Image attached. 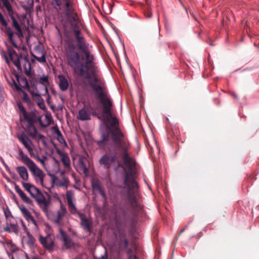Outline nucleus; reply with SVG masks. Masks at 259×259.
Returning a JSON list of instances; mask_svg holds the SVG:
<instances>
[{
  "label": "nucleus",
  "instance_id": "obj_53",
  "mask_svg": "<svg viewBox=\"0 0 259 259\" xmlns=\"http://www.w3.org/2000/svg\"><path fill=\"white\" fill-rule=\"evenodd\" d=\"M12 259H14L13 257H12Z\"/></svg>",
  "mask_w": 259,
  "mask_h": 259
},
{
  "label": "nucleus",
  "instance_id": "obj_13",
  "mask_svg": "<svg viewBox=\"0 0 259 259\" xmlns=\"http://www.w3.org/2000/svg\"><path fill=\"white\" fill-rule=\"evenodd\" d=\"M59 232L64 242V245L65 248L70 249L72 247L74 246V243L72 239L68 236L66 233L62 229H60Z\"/></svg>",
  "mask_w": 259,
  "mask_h": 259
},
{
  "label": "nucleus",
  "instance_id": "obj_3",
  "mask_svg": "<svg viewBox=\"0 0 259 259\" xmlns=\"http://www.w3.org/2000/svg\"><path fill=\"white\" fill-rule=\"evenodd\" d=\"M51 5L57 11H63L71 25L72 32L76 42L75 46L79 52L89 49V44L81 35V23L77 14L74 12L73 3L71 0H52Z\"/></svg>",
  "mask_w": 259,
  "mask_h": 259
},
{
  "label": "nucleus",
  "instance_id": "obj_19",
  "mask_svg": "<svg viewBox=\"0 0 259 259\" xmlns=\"http://www.w3.org/2000/svg\"><path fill=\"white\" fill-rule=\"evenodd\" d=\"M59 79V86L62 91H65L68 89L69 83L67 78L63 75L58 76Z\"/></svg>",
  "mask_w": 259,
  "mask_h": 259
},
{
  "label": "nucleus",
  "instance_id": "obj_36",
  "mask_svg": "<svg viewBox=\"0 0 259 259\" xmlns=\"http://www.w3.org/2000/svg\"><path fill=\"white\" fill-rule=\"evenodd\" d=\"M0 22L5 27H7L8 26V23L7 21L5 19L4 16L0 12Z\"/></svg>",
  "mask_w": 259,
  "mask_h": 259
},
{
  "label": "nucleus",
  "instance_id": "obj_8",
  "mask_svg": "<svg viewBox=\"0 0 259 259\" xmlns=\"http://www.w3.org/2000/svg\"><path fill=\"white\" fill-rule=\"evenodd\" d=\"M35 201L45 213L48 212V206L50 204L49 199H47L40 191L34 197Z\"/></svg>",
  "mask_w": 259,
  "mask_h": 259
},
{
  "label": "nucleus",
  "instance_id": "obj_15",
  "mask_svg": "<svg viewBox=\"0 0 259 259\" xmlns=\"http://www.w3.org/2000/svg\"><path fill=\"white\" fill-rule=\"evenodd\" d=\"M16 78L17 81V83L18 84V86L20 88H22V90H29L30 86L27 79L25 77L16 74Z\"/></svg>",
  "mask_w": 259,
  "mask_h": 259
},
{
  "label": "nucleus",
  "instance_id": "obj_37",
  "mask_svg": "<svg viewBox=\"0 0 259 259\" xmlns=\"http://www.w3.org/2000/svg\"><path fill=\"white\" fill-rule=\"evenodd\" d=\"M34 58L37 61L40 63H45L46 61V56L45 55H42L40 57L34 56Z\"/></svg>",
  "mask_w": 259,
  "mask_h": 259
},
{
  "label": "nucleus",
  "instance_id": "obj_29",
  "mask_svg": "<svg viewBox=\"0 0 259 259\" xmlns=\"http://www.w3.org/2000/svg\"><path fill=\"white\" fill-rule=\"evenodd\" d=\"M20 91H14L15 92H17L18 94H20V93H22V96L21 97V99L22 100V101L26 103H30V100L29 98V97L28 96V95L27 94V93L23 90H22V88H20Z\"/></svg>",
  "mask_w": 259,
  "mask_h": 259
},
{
  "label": "nucleus",
  "instance_id": "obj_26",
  "mask_svg": "<svg viewBox=\"0 0 259 259\" xmlns=\"http://www.w3.org/2000/svg\"><path fill=\"white\" fill-rule=\"evenodd\" d=\"M5 28H6V33L8 35L9 41H11L13 44V45H14V47H17V45L13 39V35H14L13 31L11 30V28H10L8 26H7V27H5Z\"/></svg>",
  "mask_w": 259,
  "mask_h": 259
},
{
  "label": "nucleus",
  "instance_id": "obj_22",
  "mask_svg": "<svg viewBox=\"0 0 259 259\" xmlns=\"http://www.w3.org/2000/svg\"><path fill=\"white\" fill-rule=\"evenodd\" d=\"M20 209L23 215V217L26 219L28 221H32L34 222V218L32 216L30 212L25 207V206H23L20 207Z\"/></svg>",
  "mask_w": 259,
  "mask_h": 259
},
{
  "label": "nucleus",
  "instance_id": "obj_31",
  "mask_svg": "<svg viewBox=\"0 0 259 259\" xmlns=\"http://www.w3.org/2000/svg\"><path fill=\"white\" fill-rule=\"evenodd\" d=\"M27 235L28 237V244L31 246H33L35 244L36 241L35 239L29 232L27 233Z\"/></svg>",
  "mask_w": 259,
  "mask_h": 259
},
{
  "label": "nucleus",
  "instance_id": "obj_32",
  "mask_svg": "<svg viewBox=\"0 0 259 259\" xmlns=\"http://www.w3.org/2000/svg\"><path fill=\"white\" fill-rule=\"evenodd\" d=\"M40 191L38 188L32 185L31 191H30L29 194L33 198H34Z\"/></svg>",
  "mask_w": 259,
  "mask_h": 259
},
{
  "label": "nucleus",
  "instance_id": "obj_52",
  "mask_svg": "<svg viewBox=\"0 0 259 259\" xmlns=\"http://www.w3.org/2000/svg\"><path fill=\"white\" fill-rule=\"evenodd\" d=\"M35 259H40V258H35Z\"/></svg>",
  "mask_w": 259,
  "mask_h": 259
},
{
  "label": "nucleus",
  "instance_id": "obj_49",
  "mask_svg": "<svg viewBox=\"0 0 259 259\" xmlns=\"http://www.w3.org/2000/svg\"><path fill=\"white\" fill-rule=\"evenodd\" d=\"M52 93H53V94H56V92H55V91L54 89H52Z\"/></svg>",
  "mask_w": 259,
  "mask_h": 259
},
{
  "label": "nucleus",
  "instance_id": "obj_44",
  "mask_svg": "<svg viewBox=\"0 0 259 259\" xmlns=\"http://www.w3.org/2000/svg\"><path fill=\"white\" fill-rule=\"evenodd\" d=\"M4 56L5 57V61H6V63L8 64H9V61L8 58L7 56L6 55V54L5 53H4Z\"/></svg>",
  "mask_w": 259,
  "mask_h": 259
},
{
  "label": "nucleus",
  "instance_id": "obj_28",
  "mask_svg": "<svg viewBox=\"0 0 259 259\" xmlns=\"http://www.w3.org/2000/svg\"><path fill=\"white\" fill-rule=\"evenodd\" d=\"M38 82L39 83L45 86V93L46 94H48V89L47 88V85L49 84L48 77L47 76H44L42 77L39 78Z\"/></svg>",
  "mask_w": 259,
  "mask_h": 259
},
{
  "label": "nucleus",
  "instance_id": "obj_51",
  "mask_svg": "<svg viewBox=\"0 0 259 259\" xmlns=\"http://www.w3.org/2000/svg\"><path fill=\"white\" fill-rule=\"evenodd\" d=\"M5 215H6V217L8 218V215H7L6 213H5Z\"/></svg>",
  "mask_w": 259,
  "mask_h": 259
},
{
  "label": "nucleus",
  "instance_id": "obj_38",
  "mask_svg": "<svg viewBox=\"0 0 259 259\" xmlns=\"http://www.w3.org/2000/svg\"><path fill=\"white\" fill-rule=\"evenodd\" d=\"M98 192H99V193L100 194V195L103 198L104 200L105 201H106L107 200V197H106L105 193L104 190L103 189V188L100 189V190H99Z\"/></svg>",
  "mask_w": 259,
  "mask_h": 259
},
{
  "label": "nucleus",
  "instance_id": "obj_43",
  "mask_svg": "<svg viewBox=\"0 0 259 259\" xmlns=\"http://www.w3.org/2000/svg\"><path fill=\"white\" fill-rule=\"evenodd\" d=\"M45 95H47V103L48 104H50V99H51V96L50 95H49V92H48V94H45Z\"/></svg>",
  "mask_w": 259,
  "mask_h": 259
},
{
  "label": "nucleus",
  "instance_id": "obj_17",
  "mask_svg": "<svg viewBox=\"0 0 259 259\" xmlns=\"http://www.w3.org/2000/svg\"><path fill=\"white\" fill-rule=\"evenodd\" d=\"M15 190L24 203L29 204H30L32 203V200L26 196V195L23 192V191L17 184L15 185Z\"/></svg>",
  "mask_w": 259,
  "mask_h": 259
},
{
  "label": "nucleus",
  "instance_id": "obj_27",
  "mask_svg": "<svg viewBox=\"0 0 259 259\" xmlns=\"http://www.w3.org/2000/svg\"><path fill=\"white\" fill-rule=\"evenodd\" d=\"M25 62L23 65L24 72L26 75L29 76L31 75V64L26 57H25Z\"/></svg>",
  "mask_w": 259,
  "mask_h": 259
},
{
  "label": "nucleus",
  "instance_id": "obj_24",
  "mask_svg": "<svg viewBox=\"0 0 259 259\" xmlns=\"http://www.w3.org/2000/svg\"><path fill=\"white\" fill-rule=\"evenodd\" d=\"M79 164L81 168L83 170L84 172H86L88 170L87 163H88V160L85 156H81L79 158L78 160Z\"/></svg>",
  "mask_w": 259,
  "mask_h": 259
},
{
  "label": "nucleus",
  "instance_id": "obj_21",
  "mask_svg": "<svg viewBox=\"0 0 259 259\" xmlns=\"http://www.w3.org/2000/svg\"><path fill=\"white\" fill-rule=\"evenodd\" d=\"M5 78L7 80L8 84L11 86V87L13 89L14 91H20V88L18 86V84L17 82L14 80V79L11 76V75H9L7 76L5 75Z\"/></svg>",
  "mask_w": 259,
  "mask_h": 259
},
{
  "label": "nucleus",
  "instance_id": "obj_20",
  "mask_svg": "<svg viewBox=\"0 0 259 259\" xmlns=\"http://www.w3.org/2000/svg\"><path fill=\"white\" fill-rule=\"evenodd\" d=\"M16 170L22 179H23L24 181L28 180V172L26 168L24 166H18L16 167Z\"/></svg>",
  "mask_w": 259,
  "mask_h": 259
},
{
  "label": "nucleus",
  "instance_id": "obj_4",
  "mask_svg": "<svg viewBox=\"0 0 259 259\" xmlns=\"http://www.w3.org/2000/svg\"><path fill=\"white\" fill-rule=\"evenodd\" d=\"M17 106L19 112L23 115L22 121H24L27 122L25 129L27 133L32 139L37 141L38 143L41 142L44 145L46 146L47 144L46 137L38 132L34 125L35 120L34 118L28 114L21 103L18 102Z\"/></svg>",
  "mask_w": 259,
  "mask_h": 259
},
{
  "label": "nucleus",
  "instance_id": "obj_33",
  "mask_svg": "<svg viewBox=\"0 0 259 259\" xmlns=\"http://www.w3.org/2000/svg\"><path fill=\"white\" fill-rule=\"evenodd\" d=\"M7 246L9 248L10 250L12 252H14L15 251L18 250L17 247L12 242L8 243Z\"/></svg>",
  "mask_w": 259,
  "mask_h": 259
},
{
  "label": "nucleus",
  "instance_id": "obj_45",
  "mask_svg": "<svg viewBox=\"0 0 259 259\" xmlns=\"http://www.w3.org/2000/svg\"><path fill=\"white\" fill-rule=\"evenodd\" d=\"M128 259H137V257L136 255H133L128 256Z\"/></svg>",
  "mask_w": 259,
  "mask_h": 259
},
{
  "label": "nucleus",
  "instance_id": "obj_16",
  "mask_svg": "<svg viewBox=\"0 0 259 259\" xmlns=\"http://www.w3.org/2000/svg\"><path fill=\"white\" fill-rule=\"evenodd\" d=\"M78 119L84 121L91 119V113L88 111L87 108L84 106L78 111V114L77 116Z\"/></svg>",
  "mask_w": 259,
  "mask_h": 259
},
{
  "label": "nucleus",
  "instance_id": "obj_39",
  "mask_svg": "<svg viewBox=\"0 0 259 259\" xmlns=\"http://www.w3.org/2000/svg\"><path fill=\"white\" fill-rule=\"evenodd\" d=\"M108 258V254L107 252L105 250L104 254L102 255L100 257H96L95 259H107Z\"/></svg>",
  "mask_w": 259,
  "mask_h": 259
},
{
  "label": "nucleus",
  "instance_id": "obj_1",
  "mask_svg": "<svg viewBox=\"0 0 259 259\" xmlns=\"http://www.w3.org/2000/svg\"><path fill=\"white\" fill-rule=\"evenodd\" d=\"M65 55L68 65L74 74L88 79L95 97L102 105V117L107 131L121 130L118 119L112 113L113 103L104 81L97 74L95 57L89 48L79 52L75 46L74 40H65Z\"/></svg>",
  "mask_w": 259,
  "mask_h": 259
},
{
  "label": "nucleus",
  "instance_id": "obj_18",
  "mask_svg": "<svg viewBox=\"0 0 259 259\" xmlns=\"http://www.w3.org/2000/svg\"><path fill=\"white\" fill-rule=\"evenodd\" d=\"M66 212V208L63 205H61L60 209L57 211V217L54 219V222L57 225H60L61 220L65 215Z\"/></svg>",
  "mask_w": 259,
  "mask_h": 259
},
{
  "label": "nucleus",
  "instance_id": "obj_50",
  "mask_svg": "<svg viewBox=\"0 0 259 259\" xmlns=\"http://www.w3.org/2000/svg\"><path fill=\"white\" fill-rule=\"evenodd\" d=\"M93 115H95V116H96V115H97V113H96V112L93 113Z\"/></svg>",
  "mask_w": 259,
  "mask_h": 259
},
{
  "label": "nucleus",
  "instance_id": "obj_46",
  "mask_svg": "<svg viewBox=\"0 0 259 259\" xmlns=\"http://www.w3.org/2000/svg\"><path fill=\"white\" fill-rule=\"evenodd\" d=\"M39 107H40V108L41 109H44V108H45V106L44 105V104H42V105H41L40 104H39Z\"/></svg>",
  "mask_w": 259,
  "mask_h": 259
},
{
  "label": "nucleus",
  "instance_id": "obj_12",
  "mask_svg": "<svg viewBox=\"0 0 259 259\" xmlns=\"http://www.w3.org/2000/svg\"><path fill=\"white\" fill-rule=\"evenodd\" d=\"M56 152L60 156L64 167L69 169L70 168V160L68 155L59 149H56Z\"/></svg>",
  "mask_w": 259,
  "mask_h": 259
},
{
  "label": "nucleus",
  "instance_id": "obj_2",
  "mask_svg": "<svg viewBox=\"0 0 259 259\" xmlns=\"http://www.w3.org/2000/svg\"><path fill=\"white\" fill-rule=\"evenodd\" d=\"M109 140L112 145L108 148V151L99 160V163L106 168H109L111 164L119 158H121L127 169L124 176V184L127 189L126 200L127 203L133 211L134 217L137 215V212L141 210L142 206L137 201V193L139 186L134 179L136 163L128 152L131 145L121 130H110L106 134L102 135V139L98 141L100 146H106Z\"/></svg>",
  "mask_w": 259,
  "mask_h": 259
},
{
  "label": "nucleus",
  "instance_id": "obj_6",
  "mask_svg": "<svg viewBox=\"0 0 259 259\" xmlns=\"http://www.w3.org/2000/svg\"><path fill=\"white\" fill-rule=\"evenodd\" d=\"M19 157L17 159L25 164L32 172V175L38 178L37 182L41 185L43 184L45 175L43 171L39 168L35 163L26 155H25L21 148L18 149Z\"/></svg>",
  "mask_w": 259,
  "mask_h": 259
},
{
  "label": "nucleus",
  "instance_id": "obj_23",
  "mask_svg": "<svg viewBox=\"0 0 259 259\" xmlns=\"http://www.w3.org/2000/svg\"><path fill=\"white\" fill-rule=\"evenodd\" d=\"M168 136L173 139H178L180 136V131L177 127H172L167 132Z\"/></svg>",
  "mask_w": 259,
  "mask_h": 259
},
{
  "label": "nucleus",
  "instance_id": "obj_42",
  "mask_svg": "<svg viewBox=\"0 0 259 259\" xmlns=\"http://www.w3.org/2000/svg\"><path fill=\"white\" fill-rule=\"evenodd\" d=\"M145 16L148 18H151L152 16V14L151 12L150 11H148L147 12L145 13Z\"/></svg>",
  "mask_w": 259,
  "mask_h": 259
},
{
  "label": "nucleus",
  "instance_id": "obj_9",
  "mask_svg": "<svg viewBox=\"0 0 259 259\" xmlns=\"http://www.w3.org/2000/svg\"><path fill=\"white\" fill-rule=\"evenodd\" d=\"M119 236L117 240L118 252L123 251L127 248L128 245V240L126 238V234L123 231H120L118 232Z\"/></svg>",
  "mask_w": 259,
  "mask_h": 259
},
{
  "label": "nucleus",
  "instance_id": "obj_14",
  "mask_svg": "<svg viewBox=\"0 0 259 259\" xmlns=\"http://www.w3.org/2000/svg\"><path fill=\"white\" fill-rule=\"evenodd\" d=\"M14 15H15L10 16L12 21V26L16 30V33L18 36V37H19L20 38H23L24 34L23 33L22 29L20 24L16 19Z\"/></svg>",
  "mask_w": 259,
  "mask_h": 259
},
{
  "label": "nucleus",
  "instance_id": "obj_48",
  "mask_svg": "<svg viewBox=\"0 0 259 259\" xmlns=\"http://www.w3.org/2000/svg\"><path fill=\"white\" fill-rule=\"evenodd\" d=\"M54 160H55V162H56V163H57L58 164H59V161H58V160H57L56 158H54Z\"/></svg>",
  "mask_w": 259,
  "mask_h": 259
},
{
  "label": "nucleus",
  "instance_id": "obj_35",
  "mask_svg": "<svg viewBox=\"0 0 259 259\" xmlns=\"http://www.w3.org/2000/svg\"><path fill=\"white\" fill-rule=\"evenodd\" d=\"M33 158H35L37 160V161L40 162L43 166H45V162L47 159V156H44L42 157V158H40L38 155H35V157Z\"/></svg>",
  "mask_w": 259,
  "mask_h": 259
},
{
  "label": "nucleus",
  "instance_id": "obj_7",
  "mask_svg": "<svg viewBox=\"0 0 259 259\" xmlns=\"http://www.w3.org/2000/svg\"><path fill=\"white\" fill-rule=\"evenodd\" d=\"M17 138L24 145L25 148L27 149L31 157H35V154L34 153L33 148V144L28 136L24 133H21L17 136Z\"/></svg>",
  "mask_w": 259,
  "mask_h": 259
},
{
  "label": "nucleus",
  "instance_id": "obj_11",
  "mask_svg": "<svg viewBox=\"0 0 259 259\" xmlns=\"http://www.w3.org/2000/svg\"><path fill=\"white\" fill-rule=\"evenodd\" d=\"M8 52L11 60L17 68L18 70H21V66L20 62V60L22 57V55H19L13 49H8Z\"/></svg>",
  "mask_w": 259,
  "mask_h": 259
},
{
  "label": "nucleus",
  "instance_id": "obj_41",
  "mask_svg": "<svg viewBox=\"0 0 259 259\" xmlns=\"http://www.w3.org/2000/svg\"><path fill=\"white\" fill-rule=\"evenodd\" d=\"M11 176H12V178L14 179V180H17L18 179V176L14 172H10Z\"/></svg>",
  "mask_w": 259,
  "mask_h": 259
},
{
  "label": "nucleus",
  "instance_id": "obj_30",
  "mask_svg": "<svg viewBox=\"0 0 259 259\" xmlns=\"http://www.w3.org/2000/svg\"><path fill=\"white\" fill-rule=\"evenodd\" d=\"M92 187L94 190L98 191L102 188L101 183L97 179H95L92 181Z\"/></svg>",
  "mask_w": 259,
  "mask_h": 259
},
{
  "label": "nucleus",
  "instance_id": "obj_5",
  "mask_svg": "<svg viewBox=\"0 0 259 259\" xmlns=\"http://www.w3.org/2000/svg\"><path fill=\"white\" fill-rule=\"evenodd\" d=\"M66 198L70 213L73 214H77L80 220V226L83 229V230L87 231L90 234L92 231V221L88 218L84 213H81L77 210L75 205L73 203L72 196L71 192L67 191L66 194Z\"/></svg>",
  "mask_w": 259,
  "mask_h": 259
},
{
  "label": "nucleus",
  "instance_id": "obj_34",
  "mask_svg": "<svg viewBox=\"0 0 259 259\" xmlns=\"http://www.w3.org/2000/svg\"><path fill=\"white\" fill-rule=\"evenodd\" d=\"M22 185L23 187L29 193H30V191H31V187L32 186V184L30 183H27L24 182H22Z\"/></svg>",
  "mask_w": 259,
  "mask_h": 259
},
{
  "label": "nucleus",
  "instance_id": "obj_47",
  "mask_svg": "<svg viewBox=\"0 0 259 259\" xmlns=\"http://www.w3.org/2000/svg\"><path fill=\"white\" fill-rule=\"evenodd\" d=\"M185 229V228H183V229H182L180 231V233H179V235H180L182 233H183L184 232Z\"/></svg>",
  "mask_w": 259,
  "mask_h": 259
},
{
  "label": "nucleus",
  "instance_id": "obj_25",
  "mask_svg": "<svg viewBox=\"0 0 259 259\" xmlns=\"http://www.w3.org/2000/svg\"><path fill=\"white\" fill-rule=\"evenodd\" d=\"M4 6L7 9L10 16L15 15V12L13 11L12 6L10 3L9 0H2Z\"/></svg>",
  "mask_w": 259,
  "mask_h": 259
},
{
  "label": "nucleus",
  "instance_id": "obj_40",
  "mask_svg": "<svg viewBox=\"0 0 259 259\" xmlns=\"http://www.w3.org/2000/svg\"><path fill=\"white\" fill-rule=\"evenodd\" d=\"M126 253L127 254L128 257L133 255V249L131 248H127L126 250Z\"/></svg>",
  "mask_w": 259,
  "mask_h": 259
},
{
  "label": "nucleus",
  "instance_id": "obj_10",
  "mask_svg": "<svg viewBox=\"0 0 259 259\" xmlns=\"http://www.w3.org/2000/svg\"><path fill=\"white\" fill-rule=\"evenodd\" d=\"M39 241L42 246L49 250H52L54 246V241L50 234L43 237L41 235L39 236Z\"/></svg>",
  "mask_w": 259,
  "mask_h": 259
}]
</instances>
